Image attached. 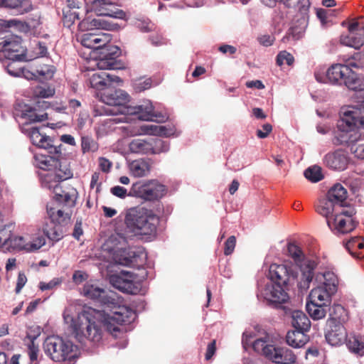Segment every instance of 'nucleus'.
<instances>
[{"label": "nucleus", "instance_id": "nucleus-26", "mask_svg": "<svg viewBox=\"0 0 364 364\" xmlns=\"http://www.w3.org/2000/svg\"><path fill=\"white\" fill-rule=\"evenodd\" d=\"M333 294H335L330 292L328 289H325L322 286H319L311 291L309 295L311 299L310 302L329 306L331 301V296Z\"/></svg>", "mask_w": 364, "mask_h": 364}, {"label": "nucleus", "instance_id": "nucleus-62", "mask_svg": "<svg viewBox=\"0 0 364 364\" xmlns=\"http://www.w3.org/2000/svg\"><path fill=\"white\" fill-rule=\"evenodd\" d=\"M350 151L355 157L364 159V144L356 142L355 144L351 146Z\"/></svg>", "mask_w": 364, "mask_h": 364}, {"label": "nucleus", "instance_id": "nucleus-27", "mask_svg": "<svg viewBox=\"0 0 364 364\" xmlns=\"http://www.w3.org/2000/svg\"><path fill=\"white\" fill-rule=\"evenodd\" d=\"M250 339H254V341H277L278 338L273 337L259 326L255 327L254 332L245 331L242 334V341H247Z\"/></svg>", "mask_w": 364, "mask_h": 364}, {"label": "nucleus", "instance_id": "nucleus-9", "mask_svg": "<svg viewBox=\"0 0 364 364\" xmlns=\"http://www.w3.org/2000/svg\"><path fill=\"white\" fill-rule=\"evenodd\" d=\"M355 210L352 207L346 209L341 208L340 210L335 213L331 220L328 221V226L335 234L345 235L354 230L358 222L355 218Z\"/></svg>", "mask_w": 364, "mask_h": 364}, {"label": "nucleus", "instance_id": "nucleus-3", "mask_svg": "<svg viewBox=\"0 0 364 364\" xmlns=\"http://www.w3.org/2000/svg\"><path fill=\"white\" fill-rule=\"evenodd\" d=\"M269 277L273 282L267 285L264 290V296L272 304H284L289 299L287 290L294 286L297 280L298 272L291 267L284 264H272L269 269Z\"/></svg>", "mask_w": 364, "mask_h": 364}, {"label": "nucleus", "instance_id": "nucleus-64", "mask_svg": "<svg viewBox=\"0 0 364 364\" xmlns=\"http://www.w3.org/2000/svg\"><path fill=\"white\" fill-rule=\"evenodd\" d=\"M149 41L154 46H163L167 43V40L159 33H154L150 36Z\"/></svg>", "mask_w": 364, "mask_h": 364}, {"label": "nucleus", "instance_id": "nucleus-7", "mask_svg": "<svg viewBox=\"0 0 364 364\" xmlns=\"http://www.w3.org/2000/svg\"><path fill=\"white\" fill-rule=\"evenodd\" d=\"M245 350L252 348L255 353L264 355L267 359L277 364H293L296 357L291 350L276 348L273 345L264 346V343H242Z\"/></svg>", "mask_w": 364, "mask_h": 364}, {"label": "nucleus", "instance_id": "nucleus-8", "mask_svg": "<svg viewBox=\"0 0 364 364\" xmlns=\"http://www.w3.org/2000/svg\"><path fill=\"white\" fill-rule=\"evenodd\" d=\"M288 252L294 262L300 266L301 277L298 282V288L303 293L307 291L314 276V269L316 263L313 260H304V255L299 247L294 244H289Z\"/></svg>", "mask_w": 364, "mask_h": 364}, {"label": "nucleus", "instance_id": "nucleus-57", "mask_svg": "<svg viewBox=\"0 0 364 364\" xmlns=\"http://www.w3.org/2000/svg\"><path fill=\"white\" fill-rule=\"evenodd\" d=\"M348 350L358 356L364 355V343H346Z\"/></svg>", "mask_w": 364, "mask_h": 364}, {"label": "nucleus", "instance_id": "nucleus-51", "mask_svg": "<svg viewBox=\"0 0 364 364\" xmlns=\"http://www.w3.org/2000/svg\"><path fill=\"white\" fill-rule=\"evenodd\" d=\"M38 77L50 80L55 72V68L50 65H43L36 69Z\"/></svg>", "mask_w": 364, "mask_h": 364}, {"label": "nucleus", "instance_id": "nucleus-36", "mask_svg": "<svg viewBox=\"0 0 364 364\" xmlns=\"http://www.w3.org/2000/svg\"><path fill=\"white\" fill-rule=\"evenodd\" d=\"M344 85L352 90H364V78L358 77L357 75L351 70V73L347 75Z\"/></svg>", "mask_w": 364, "mask_h": 364}, {"label": "nucleus", "instance_id": "nucleus-23", "mask_svg": "<svg viewBox=\"0 0 364 364\" xmlns=\"http://www.w3.org/2000/svg\"><path fill=\"white\" fill-rule=\"evenodd\" d=\"M338 206L333 200H331L326 196V198L318 200V203L315 205V210L318 214L326 218L328 223V221L332 219L335 213L338 212Z\"/></svg>", "mask_w": 364, "mask_h": 364}, {"label": "nucleus", "instance_id": "nucleus-34", "mask_svg": "<svg viewBox=\"0 0 364 364\" xmlns=\"http://www.w3.org/2000/svg\"><path fill=\"white\" fill-rule=\"evenodd\" d=\"M129 148L132 153L150 154L151 147L149 141L141 139H133L130 142Z\"/></svg>", "mask_w": 364, "mask_h": 364}, {"label": "nucleus", "instance_id": "nucleus-43", "mask_svg": "<svg viewBox=\"0 0 364 364\" xmlns=\"http://www.w3.org/2000/svg\"><path fill=\"white\" fill-rule=\"evenodd\" d=\"M2 223H0V247L8 245L14 228L12 224L3 225Z\"/></svg>", "mask_w": 364, "mask_h": 364}, {"label": "nucleus", "instance_id": "nucleus-33", "mask_svg": "<svg viewBox=\"0 0 364 364\" xmlns=\"http://www.w3.org/2000/svg\"><path fill=\"white\" fill-rule=\"evenodd\" d=\"M100 302L109 308L117 309L119 306H121L122 299L115 292L104 289Z\"/></svg>", "mask_w": 364, "mask_h": 364}, {"label": "nucleus", "instance_id": "nucleus-31", "mask_svg": "<svg viewBox=\"0 0 364 364\" xmlns=\"http://www.w3.org/2000/svg\"><path fill=\"white\" fill-rule=\"evenodd\" d=\"M345 247L352 256L357 258L363 257V255L360 252H357L356 250L364 249V237L358 236L351 237L346 241Z\"/></svg>", "mask_w": 364, "mask_h": 364}, {"label": "nucleus", "instance_id": "nucleus-15", "mask_svg": "<svg viewBox=\"0 0 364 364\" xmlns=\"http://www.w3.org/2000/svg\"><path fill=\"white\" fill-rule=\"evenodd\" d=\"M99 54L97 65L100 70H117L121 68L120 62L117 60L120 55V49L117 46L109 44L102 48Z\"/></svg>", "mask_w": 364, "mask_h": 364}, {"label": "nucleus", "instance_id": "nucleus-22", "mask_svg": "<svg viewBox=\"0 0 364 364\" xmlns=\"http://www.w3.org/2000/svg\"><path fill=\"white\" fill-rule=\"evenodd\" d=\"M90 84L93 88L97 90H104L108 88L107 87L111 82H121L119 77L112 75L105 71H100L94 73L90 77Z\"/></svg>", "mask_w": 364, "mask_h": 364}, {"label": "nucleus", "instance_id": "nucleus-39", "mask_svg": "<svg viewBox=\"0 0 364 364\" xmlns=\"http://www.w3.org/2000/svg\"><path fill=\"white\" fill-rule=\"evenodd\" d=\"M323 277L324 282L321 286L328 289L330 292L336 294L338 283L336 275L331 272H326L323 274Z\"/></svg>", "mask_w": 364, "mask_h": 364}, {"label": "nucleus", "instance_id": "nucleus-32", "mask_svg": "<svg viewBox=\"0 0 364 364\" xmlns=\"http://www.w3.org/2000/svg\"><path fill=\"white\" fill-rule=\"evenodd\" d=\"M328 306L320 304L307 302L306 309L312 319L319 320L326 316Z\"/></svg>", "mask_w": 364, "mask_h": 364}, {"label": "nucleus", "instance_id": "nucleus-2", "mask_svg": "<svg viewBox=\"0 0 364 364\" xmlns=\"http://www.w3.org/2000/svg\"><path fill=\"white\" fill-rule=\"evenodd\" d=\"M60 180L53 171L48 172L41 177L43 188L52 190L54 193L53 201L46 206L50 219L43 227V232L48 238L53 242L61 240L70 225L72 210L75 205L77 191L72 186L63 189Z\"/></svg>", "mask_w": 364, "mask_h": 364}, {"label": "nucleus", "instance_id": "nucleus-37", "mask_svg": "<svg viewBox=\"0 0 364 364\" xmlns=\"http://www.w3.org/2000/svg\"><path fill=\"white\" fill-rule=\"evenodd\" d=\"M59 159L53 156H42L38 159V166L40 168L48 171H55L57 169Z\"/></svg>", "mask_w": 364, "mask_h": 364}, {"label": "nucleus", "instance_id": "nucleus-41", "mask_svg": "<svg viewBox=\"0 0 364 364\" xmlns=\"http://www.w3.org/2000/svg\"><path fill=\"white\" fill-rule=\"evenodd\" d=\"M99 38L98 33H86L82 36L81 43L83 46L92 48L98 49L100 46H97V41Z\"/></svg>", "mask_w": 364, "mask_h": 364}, {"label": "nucleus", "instance_id": "nucleus-24", "mask_svg": "<svg viewBox=\"0 0 364 364\" xmlns=\"http://www.w3.org/2000/svg\"><path fill=\"white\" fill-rule=\"evenodd\" d=\"M0 6L14 9L18 14H24L33 10L31 0H0Z\"/></svg>", "mask_w": 364, "mask_h": 364}, {"label": "nucleus", "instance_id": "nucleus-55", "mask_svg": "<svg viewBox=\"0 0 364 364\" xmlns=\"http://www.w3.org/2000/svg\"><path fill=\"white\" fill-rule=\"evenodd\" d=\"M294 56L286 50H283L279 53L277 56L276 62L279 66L282 65L284 62L288 65H291L294 63Z\"/></svg>", "mask_w": 364, "mask_h": 364}, {"label": "nucleus", "instance_id": "nucleus-14", "mask_svg": "<svg viewBox=\"0 0 364 364\" xmlns=\"http://www.w3.org/2000/svg\"><path fill=\"white\" fill-rule=\"evenodd\" d=\"M136 275L130 272L122 271L119 274L110 277L111 284L122 292L136 294L140 289L134 280Z\"/></svg>", "mask_w": 364, "mask_h": 364}, {"label": "nucleus", "instance_id": "nucleus-12", "mask_svg": "<svg viewBox=\"0 0 364 364\" xmlns=\"http://www.w3.org/2000/svg\"><path fill=\"white\" fill-rule=\"evenodd\" d=\"M119 0H95L90 1L87 11L94 12L97 16H109L117 19H126V13L116 6Z\"/></svg>", "mask_w": 364, "mask_h": 364}, {"label": "nucleus", "instance_id": "nucleus-47", "mask_svg": "<svg viewBox=\"0 0 364 364\" xmlns=\"http://www.w3.org/2000/svg\"><path fill=\"white\" fill-rule=\"evenodd\" d=\"M55 88L48 85H38L33 90V95L36 97L48 98L55 95Z\"/></svg>", "mask_w": 364, "mask_h": 364}, {"label": "nucleus", "instance_id": "nucleus-17", "mask_svg": "<svg viewBox=\"0 0 364 364\" xmlns=\"http://www.w3.org/2000/svg\"><path fill=\"white\" fill-rule=\"evenodd\" d=\"M343 45L360 48L364 45V26H360L358 22L353 23L348 26V34L341 36Z\"/></svg>", "mask_w": 364, "mask_h": 364}, {"label": "nucleus", "instance_id": "nucleus-11", "mask_svg": "<svg viewBox=\"0 0 364 364\" xmlns=\"http://www.w3.org/2000/svg\"><path fill=\"white\" fill-rule=\"evenodd\" d=\"M101 100L112 108L105 109V114L116 115L118 114H125L124 109H127L126 105L129 102V95L122 90L105 89L101 94Z\"/></svg>", "mask_w": 364, "mask_h": 364}, {"label": "nucleus", "instance_id": "nucleus-25", "mask_svg": "<svg viewBox=\"0 0 364 364\" xmlns=\"http://www.w3.org/2000/svg\"><path fill=\"white\" fill-rule=\"evenodd\" d=\"M291 324L298 330L299 333H304L309 330L311 322L308 316L299 310H294L291 312Z\"/></svg>", "mask_w": 364, "mask_h": 364}, {"label": "nucleus", "instance_id": "nucleus-19", "mask_svg": "<svg viewBox=\"0 0 364 364\" xmlns=\"http://www.w3.org/2000/svg\"><path fill=\"white\" fill-rule=\"evenodd\" d=\"M348 157L345 151L338 149L328 153L323 158L325 165L333 170H345L348 164Z\"/></svg>", "mask_w": 364, "mask_h": 364}, {"label": "nucleus", "instance_id": "nucleus-63", "mask_svg": "<svg viewBox=\"0 0 364 364\" xmlns=\"http://www.w3.org/2000/svg\"><path fill=\"white\" fill-rule=\"evenodd\" d=\"M41 333V329L39 326L30 327L27 331L26 337L30 341L36 340Z\"/></svg>", "mask_w": 364, "mask_h": 364}, {"label": "nucleus", "instance_id": "nucleus-4", "mask_svg": "<svg viewBox=\"0 0 364 364\" xmlns=\"http://www.w3.org/2000/svg\"><path fill=\"white\" fill-rule=\"evenodd\" d=\"M362 104L350 106L343 112L338 122V132L333 139L336 145H345L350 147L360 141L361 135L356 129L364 128V96Z\"/></svg>", "mask_w": 364, "mask_h": 364}, {"label": "nucleus", "instance_id": "nucleus-6", "mask_svg": "<svg viewBox=\"0 0 364 364\" xmlns=\"http://www.w3.org/2000/svg\"><path fill=\"white\" fill-rule=\"evenodd\" d=\"M159 223V216L152 210L144 207H135L129 209L124 218L126 230L129 236H152L156 232Z\"/></svg>", "mask_w": 364, "mask_h": 364}, {"label": "nucleus", "instance_id": "nucleus-61", "mask_svg": "<svg viewBox=\"0 0 364 364\" xmlns=\"http://www.w3.org/2000/svg\"><path fill=\"white\" fill-rule=\"evenodd\" d=\"M236 245V238L235 236L232 235L228 238L226 242H225V247H224V254L225 255H231Z\"/></svg>", "mask_w": 364, "mask_h": 364}, {"label": "nucleus", "instance_id": "nucleus-20", "mask_svg": "<svg viewBox=\"0 0 364 364\" xmlns=\"http://www.w3.org/2000/svg\"><path fill=\"white\" fill-rule=\"evenodd\" d=\"M351 73V69L346 64L332 65L326 71V79L333 85L344 84L347 75Z\"/></svg>", "mask_w": 364, "mask_h": 364}, {"label": "nucleus", "instance_id": "nucleus-50", "mask_svg": "<svg viewBox=\"0 0 364 364\" xmlns=\"http://www.w3.org/2000/svg\"><path fill=\"white\" fill-rule=\"evenodd\" d=\"M63 23L68 27H70L74 23L75 20H78L79 13L76 9H70V8H65L63 10Z\"/></svg>", "mask_w": 364, "mask_h": 364}, {"label": "nucleus", "instance_id": "nucleus-10", "mask_svg": "<svg viewBox=\"0 0 364 364\" xmlns=\"http://www.w3.org/2000/svg\"><path fill=\"white\" fill-rule=\"evenodd\" d=\"M131 193L137 198L154 201L163 198L167 193V188L157 180H149L145 183H134Z\"/></svg>", "mask_w": 364, "mask_h": 364}, {"label": "nucleus", "instance_id": "nucleus-45", "mask_svg": "<svg viewBox=\"0 0 364 364\" xmlns=\"http://www.w3.org/2000/svg\"><path fill=\"white\" fill-rule=\"evenodd\" d=\"M349 68H364V52L355 53L353 56L343 60Z\"/></svg>", "mask_w": 364, "mask_h": 364}, {"label": "nucleus", "instance_id": "nucleus-48", "mask_svg": "<svg viewBox=\"0 0 364 364\" xmlns=\"http://www.w3.org/2000/svg\"><path fill=\"white\" fill-rule=\"evenodd\" d=\"M304 0H279V2L284 4L288 9L299 8L300 11H306L308 10L310 3L309 0L306 1L307 4H304Z\"/></svg>", "mask_w": 364, "mask_h": 364}, {"label": "nucleus", "instance_id": "nucleus-16", "mask_svg": "<svg viewBox=\"0 0 364 364\" xmlns=\"http://www.w3.org/2000/svg\"><path fill=\"white\" fill-rule=\"evenodd\" d=\"M21 41V38L15 36L0 42L4 56L9 60H18V61L26 60V49L22 46Z\"/></svg>", "mask_w": 364, "mask_h": 364}, {"label": "nucleus", "instance_id": "nucleus-1", "mask_svg": "<svg viewBox=\"0 0 364 364\" xmlns=\"http://www.w3.org/2000/svg\"><path fill=\"white\" fill-rule=\"evenodd\" d=\"M135 317L134 311L125 306H119L112 316L105 314L104 311L87 307L82 311L81 316L71 319L70 328L74 338L79 341L83 338L90 341H100L102 331L97 322H102L105 329L112 338H121L127 331L126 326Z\"/></svg>", "mask_w": 364, "mask_h": 364}, {"label": "nucleus", "instance_id": "nucleus-46", "mask_svg": "<svg viewBox=\"0 0 364 364\" xmlns=\"http://www.w3.org/2000/svg\"><path fill=\"white\" fill-rule=\"evenodd\" d=\"M83 293L85 296L100 302L104 289L92 284H86L83 287Z\"/></svg>", "mask_w": 364, "mask_h": 364}, {"label": "nucleus", "instance_id": "nucleus-49", "mask_svg": "<svg viewBox=\"0 0 364 364\" xmlns=\"http://www.w3.org/2000/svg\"><path fill=\"white\" fill-rule=\"evenodd\" d=\"M82 350L87 355L99 353L104 349V343H80Z\"/></svg>", "mask_w": 364, "mask_h": 364}, {"label": "nucleus", "instance_id": "nucleus-60", "mask_svg": "<svg viewBox=\"0 0 364 364\" xmlns=\"http://www.w3.org/2000/svg\"><path fill=\"white\" fill-rule=\"evenodd\" d=\"M99 38L97 39V46H100L97 50L101 51V49L108 45H109L112 40L111 36L109 33L99 32Z\"/></svg>", "mask_w": 364, "mask_h": 364}, {"label": "nucleus", "instance_id": "nucleus-21", "mask_svg": "<svg viewBox=\"0 0 364 364\" xmlns=\"http://www.w3.org/2000/svg\"><path fill=\"white\" fill-rule=\"evenodd\" d=\"M123 112H125V114L136 115L143 121L151 120L154 117V107L149 100L143 101L141 105L134 107L128 106Z\"/></svg>", "mask_w": 364, "mask_h": 364}, {"label": "nucleus", "instance_id": "nucleus-42", "mask_svg": "<svg viewBox=\"0 0 364 364\" xmlns=\"http://www.w3.org/2000/svg\"><path fill=\"white\" fill-rule=\"evenodd\" d=\"M98 149V143L93 138L89 136H83L81 137V149L83 154L95 152Z\"/></svg>", "mask_w": 364, "mask_h": 364}, {"label": "nucleus", "instance_id": "nucleus-35", "mask_svg": "<svg viewBox=\"0 0 364 364\" xmlns=\"http://www.w3.org/2000/svg\"><path fill=\"white\" fill-rule=\"evenodd\" d=\"M144 131L150 135L159 136H169L173 134L174 131L171 128H167L165 126L151 124L143 127Z\"/></svg>", "mask_w": 364, "mask_h": 364}, {"label": "nucleus", "instance_id": "nucleus-52", "mask_svg": "<svg viewBox=\"0 0 364 364\" xmlns=\"http://www.w3.org/2000/svg\"><path fill=\"white\" fill-rule=\"evenodd\" d=\"M27 353L30 360L28 364H38L40 349L38 343H29L27 348Z\"/></svg>", "mask_w": 364, "mask_h": 364}, {"label": "nucleus", "instance_id": "nucleus-58", "mask_svg": "<svg viewBox=\"0 0 364 364\" xmlns=\"http://www.w3.org/2000/svg\"><path fill=\"white\" fill-rule=\"evenodd\" d=\"M31 138L33 141V144H36L39 146H45V143L47 142L46 139L44 136H42L38 129L33 128L31 130Z\"/></svg>", "mask_w": 364, "mask_h": 364}, {"label": "nucleus", "instance_id": "nucleus-30", "mask_svg": "<svg viewBox=\"0 0 364 364\" xmlns=\"http://www.w3.org/2000/svg\"><path fill=\"white\" fill-rule=\"evenodd\" d=\"M43 244L41 242L38 245L33 243H26L24 237L21 236H14L11 237V240L8 244V247L14 250H26L28 251H33L39 249Z\"/></svg>", "mask_w": 364, "mask_h": 364}, {"label": "nucleus", "instance_id": "nucleus-5", "mask_svg": "<svg viewBox=\"0 0 364 364\" xmlns=\"http://www.w3.org/2000/svg\"><path fill=\"white\" fill-rule=\"evenodd\" d=\"M132 239L124 232H117L112 234L103 245V250L112 255L115 262L121 265L139 267L144 260V252L141 250H133L127 249L128 240Z\"/></svg>", "mask_w": 364, "mask_h": 364}, {"label": "nucleus", "instance_id": "nucleus-13", "mask_svg": "<svg viewBox=\"0 0 364 364\" xmlns=\"http://www.w3.org/2000/svg\"><path fill=\"white\" fill-rule=\"evenodd\" d=\"M77 348L73 343H43L45 353L55 362L75 357Z\"/></svg>", "mask_w": 364, "mask_h": 364}, {"label": "nucleus", "instance_id": "nucleus-28", "mask_svg": "<svg viewBox=\"0 0 364 364\" xmlns=\"http://www.w3.org/2000/svg\"><path fill=\"white\" fill-rule=\"evenodd\" d=\"M129 166L131 173L135 177L145 176L151 170L149 161L142 159L132 161Z\"/></svg>", "mask_w": 364, "mask_h": 364}, {"label": "nucleus", "instance_id": "nucleus-38", "mask_svg": "<svg viewBox=\"0 0 364 364\" xmlns=\"http://www.w3.org/2000/svg\"><path fill=\"white\" fill-rule=\"evenodd\" d=\"M151 147L150 154H159L166 152L169 149V144L166 141L155 138L149 140Z\"/></svg>", "mask_w": 364, "mask_h": 364}, {"label": "nucleus", "instance_id": "nucleus-54", "mask_svg": "<svg viewBox=\"0 0 364 364\" xmlns=\"http://www.w3.org/2000/svg\"><path fill=\"white\" fill-rule=\"evenodd\" d=\"M11 61L9 62L6 65V70H7V73L14 77H19L21 76L22 73V67L19 65L18 62H19L18 60H11Z\"/></svg>", "mask_w": 364, "mask_h": 364}, {"label": "nucleus", "instance_id": "nucleus-40", "mask_svg": "<svg viewBox=\"0 0 364 364\" xmlns=\"http://www.w3.org/2000/svg\"><path fill=\"white\" fill-rule=\"evenodd\" d=\"M61 181L73 177V172L65 161H58V168L53 171Z\"/></svg>", "mask_w": 364, "mask_h": 364}, {"label": "nucleus", "instance_id": "nucleus-59", "mask_svg": "<svg viewBox=\"0 0 364 364\" xmlns=\"http://www.w3.org/2000/svg\"><path fill=\"white\" fill-rule=\"evenodd\" d=\"M303 33V28L291 26L287 33L285 38H287L288 40L291 38L292 40H297L301 37Z\"/></svg>", "mask_w": 364, "mask_h": 364}, {"label": "nucleus", "instance_id": "nucleus-29", "mask_svg": "<svg viewBox=\"0 0 364 364\" xmlns=\"http://www.w3.org/2000/svg\"><path fill=\"white\" fill-rule=\"evenodd\" d=\"M327 196L333 200L340 208H343V203L347 198V191L341 184L336 183L329 189Z\"/></svg>", "mask_w": 364, "mask_h": 364}, {"label": "nucleus", "instance_id": "nucleus-18", "mask_svg": "<svg viewBox=\"0 0 364 364\" xmlns=\"http://www.w3.org/2000/svg\"><path fill=\"white\" fill-rule=\"evenodd\" d=\"M324 335L326 341H348L346 328L333 318L327 320ZM348 341H350V340Z\"/></svg>", "mask_w": 364, "mask_h": 364}, {"label": "nucleus", "instance_id": "nucleus-53", "mask_svg": "<svg viewBox=\"0 0 364 364\" xmlns=\"http://www.w3.org/2000/svg\"><path fill=\"white\" fill-rule=\"evenodd\" d=\"M33 52L34 58L44 57L48 54L47 43L44 41H37L33 47Z\"/></svg>", "mask_w": 364, "mask_h": 364}, {"label": "nucleus", "instance_id": "nucleus-44", "mask_svg": "<svg viewBox=\"0 0 364 364\" xmlns=\"http://www.w3.org/2000/svg\"><path fill=\"white\" fill-rule=\"evenodd\" d=\"M304 176L312 183L318 182L323 178L321 168L318 166L309 167L304 171Z\"/></svg>", "mask_w": 364, "mask_h": 364}, {"label": "nucleus", "instance_id": "nucleus-56", "mask_svg": "<svg viewBox=\"0 0 364 364\" xmlns=\"http://www.w3.org/2000/svg\"><path fill=\"white\" fill-rule=\"evenodd\" d=\"M93 24L95 26H97L100 27L102 29L108 31H114L118 28V25L117 23L104 19H94Z\"/></svg>", "mask_w": 364, "mask_h": 364}]
</instances>
